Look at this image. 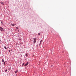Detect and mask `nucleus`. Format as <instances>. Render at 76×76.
<instances>
[{
	"label": "nucleus",
	"mask_w": 76,
	"mask_h": 76,
	"mask_svg": "<svg viewBox=\"0 0 76 76\" xmlns=\"http://www.w3.org/2000/svg\"><path fill=\"white\" fill-rule=\"evenodd\" d=\"M34 44H35L36 42H37V41H36L37 40V38H34Z\"/></svg>",
	"instance_id": "obj_1"
},
{
	"label": "nucleus",
	"mask_w": 76,
	"mask_h": 76,
	"mask_svg": "<svg viewBox=\"0 0 76 76\" xmlns=\"http://www.w3.org/2000/svg\"><path fill=\"white\" fill-rule=\"evenodd\" d=\"M0 30L1 31H5L3 29V28L2 27H0Z\"/></svg>",
	"instance_id": "obj_2"
},
{
	"label": "nucleus",
	"mask_w": 76,
	"mask_h": 76,
	"mask_svg": "<svg viewBox=\"0 0 76 76\" xmlns=\"http://www.w3.org/2000/svg\"><path fill=\"white\" fill-rule=\"evenodd\" d=\"M28 64H29V63L27 62L26 64L24 65V66H28Z\"/></svg>",
	"instance_id": "obj_3"
},
{
	"label": "nucleus",
	"mask_w": 76,
	"mask_h": 76,
	"mask_svg": "<svg viewBox=\"0 0 76 76\" xmlns=\"http://www.w3.org/2000/svg\"><path fill=\"white\" fill-rule=\"evenodd\" d=\"M4 48H5V49H6V50H7V48H6L5 46H4Z\"/></svg>",
	"instance_id": "obj_4"
},
{
	"label": "nucleus",
	"mask_w": 76,
	"mask_h": 76,
	"mask_svg": "<svg viewBox=\"0 0 76 76\" xmlns=\"http://www.w3.org/2000/svg\"><path fill=\"white\" fill-rule=\"evenodd\" d=\"M2 63H4V60L3 59H2Z\"/></svg>",
	"instance_id": "obj_5"
},
{
	"label": "nucleus",
	"mask_w": 76,
	"mask_h": 76,
	"mask_svg": "<svg viewBox=\"0 0 76 76\" xmlns=\"http://www.w3.org/2000/svg\"><path fill=\"white\" fill-rule=\"evenodd\" d=\"M1 4H2L3 5H4V4L3 2H1Z\"/></svg>",
	"instance_id": "obj_6"
},
{
	"label": "nucleus",
	"mask_w": 76,
	"mask_h": 76,
	"mask_svg": "<svg viewBox=\"0 0 76 76\" xmlns=\"http://www.w3.org/2000/svg\"><path fill=\"white\" fill-rule=\"evenodd\" d=\"M7 71V69H6L5 71V72H6Z\"/></svg>",
	"instance_id": "obj_7"
},
{
	"label": "nucleus",
	"mask_w": 76,
	"mask_h": 76,
	"mask_svg": "<svg viewBox=\"0 0 76 76\" xmlns=\"http://www.w3.org/2000/svg\"><path fill=\"white\" fill-rule=\"evenodd\" d=\"M4 66H5L6 65V64H5V62H4Z\"/></svg>",
	"instance_id": "obj_8"
},
{
	"label": "nucleus",
	"mask_w": 76,
	"mask_h": 76,
	"mask_svg": "<svg viewBox=\"0 0 76 76\" xmlns=\"http://www.w3.org/2000/svg\"><path fill=\"white\" fill-rule=\"evenodd\" d=\"M26 57H27V56H28V53H27L26 54Z\"/></svg>",
	"instance_id": "obj_9"
},
{
	"label": "nucleus",
	"mask_w": 76,
	"mask_h": 76,
	"mask_svg": "<svg viewBox=\"0 0 76 76\" xmlns=\"http://www.w3.org/2000/svg\"><path fill=\"white\" fill-rule=\"evenodd\" d=\"M18 72V70H17V71H16L15 72V73H17V72Z\"/></svg>",
	"instance_id": "obj_10"
},
{
	"label": "nucleus",
	"mask_w": 76,
	"mask_h": 76,
	"mask_svg": "<svg viewBox=\"0 0 76 76\" xmlns=\"http://www.w3.org/2000/svg\"><path fill=\"white\" fill-rule=\"evenodd\" d=\"M11 25H12V26H14L15 25L14 24H11Z\"/></svg>",
	"instance_id": "obj_11"
},
{
	"label": "nucleus",
	"mask_w": 76,
	"mask_h": 76,
	"mask_svg": "<svg viewBox=\"0 0 76 76\" xmlns=\"http://www.w3.org/2000/svg\"><path fill=\"white\" fill-rule=\"evenodd\" d=\"M16 29H18V27H16Z\"/></svg>",
	"instance_id": "obj_12"
},
{
	"label": "nucleus",
	"mask_w": 76,
	"mask_h": 76,
	"mask_svg": "<svg viewBox=\"0 0 76 76\" xmlns=\"http://www.w3.org/2000/svg\"><path fill=\"white\" fill-rule=\"evenodd\" d=\"M38 34L39 35H40V33H38Z\"/></svg>",
	"instance_id": "obj_13"
},
{
	"label": "nucleus",
	"mask_w": 76,
	"mask_h": 76,
	"mask_svg": "<svg viewBox=\"0 0 76 76\" xmlns=\"http://www.w3.org/2000/svg\"><path fill=\"white\" fill-rule=\"evenodd\" d=\"M41 41H40V44H41Z\"/></svg>",
	"instance_id": "obj_14"
},
{
	"label": "nucleus",
	"mask_w": 76,
	"mask_h": 76,
	"mask_svg": "<svg viewBox=\"0 0 76 76\" xmlns=\"http://www.w3.org/2000/svg\"><path fill=\"white\" fill-rule=\"evenodd\" d=\"M25 64V63H23V65H24Z\"/></svg>",
	"instance_id": "obj_15"
},
{
	"label": "nucleus",
	"mask_w": 76,
	"mask_h": 76,
	"mask_svg": "<svg viewBox=\"0 0 76 76\" xmlns=\"http://www.w3.org/2000/svg\"><path fill=\"white\" fill-rule=\"evenodd\" d=\"M9 52H10V50H9Z\"/></svg>",
	"instance_id": "obj_16"
},
{
	"label": "nucleus",
	"mask_w": 76,
	"mask_h": 76,
	"mask_svg": "<svg viewBox=\"0 0 76 76\" xmlns=\"http://www.w3.org/2000/svg\"><path fill=\"white\" fill-rule=\"evenodd\" d=\"M5 63H7V61H5Z\"/></svg>",
	"instance_id": "obj_17"
},
{
	"label": "nucleus",
	"mask_w": 76,
	"mask_h": 76,
	"mask_svg": "<svg viewBox=\"0 0 76 76\" xmlns=\"http://www.w3.org/2000/svg\"><path fill=\"white\" fill-rule=\"evenodd\" d=\"M18 32H19V31L18 30Z\"/></svg>",
	"instance_id": "obj_18"
},
{
	"label": "nucleus",
	"mask_w": 76,
	"mask_h": 76,
	"mask_svg": "<svg viewBox=\"0 0 76 76\" xmlns=\"http://www.w3.org/2000/svg\"><path fill=\"white\" fill-rule=\"evenodd\" d=\"M42 40H41V42H42Z\"/></svg>",
	"instance_id": "obj_19"
},
{
	"label": "nucleus",
	"mask_w": 76,
	"mask_h": 76,
	"mask_svg": "<svg viewBox=\"0 0 76 76\" xmlns=\"http://www.w3.org/2000/svg\"><path fill=\"white\" fill-rule=\"evenodd\" d=\"M2 22H2V21H1V23H2Z\"/></svg>",
	"instance_id": "obj_20"
},
{
	"label": "nucleus",
	"mask_w": 76,
	"mask_h": 76,
	"mask_svg": "<svg viewBox=\"0 0 76 76\" xmlns=\"http://www.w3.org/2000/svg\"><path fill=\"white\" fill-rule=\"evenodd\" d=\"M7 48H9V47H7Z\"/></svg>",
	"instance_id": "obj_21"
},
{
	"label": "nucleus",
	"mask_w": 76,
	"mask_h": 76,
	"mask_svg": "<svg viewBox=\"0 0 76 76\" xmlns=\"http://www.w3.org/2000/svg\"><path fill=\"white\" fill-rule=\"evenodd\" d=\"M1 33V32H0V33Z\"/></svg>",
	"instance_id": "obj_22"
}]
</instances>
